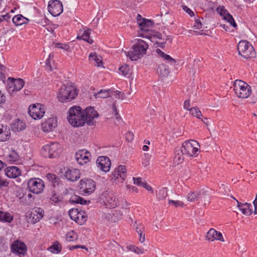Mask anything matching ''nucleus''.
<instances>
[{
	"instance_id": "nucleus-1",
	"label": "nucleus",
	"mask_w": 257,
	"mask_h": 257,
	"mask_svg": "<svg viewBox=\"0 0 257 257\" xmlns=\"http://www.w3.org/2000/svg\"><path fill=\"white\" fill-rule=\"evenodd\" d=\"M149 48L148 44L143 40L139 39L129 51H124L125 55L132 61H137L143 57Z\"/></svg>"
},
{
	"instance_id": "nucleus-2",
	"label": "nucleus",
	"mask_w": 257,
	"mask_h": 257,
	"mask_svg": "<svg viewBox=\"0 0 257 257\" xmlns=\"http://www.w3.org/2000/svg\"><path fill=\"white\" fill-rule=\"evenodd\" d=\"M67 118L69 123L74 127L83 126L85 121L82 108L79 106L70 107L68 111Z\"/></svg>"
},
{
	"instance_id": "nucleus-3",
	"label": "nucleus",
	"mask_w": 257,
	"mask_h": 257,
	"mask_svg": "<svg viewBox=\"0 0 257 257\" xmlns=\"http://www.w3.org/2000/svg\"><path fill=\"white\" fill-rule=\"evenodd\" d=\"M79 90L76 88L63 84L57 92L58 100L62 103H67L74 99L78 95Z\"/></svg>"
},
{
	"instance_id": "nucleus-4",
	"label": "nucleus",
	"mask_w": 257,
	"mask_h": 257,
	"mask_svg": "<svg viewBox=\"0 0 257 257\" xmlns=\"http://www.w3.org/2000/svg\"><path fill=\"white\" fill-rule=\"evenodd\" d=\"M199 150V143L193 140L185 141L180 149L181 153L188 157H196L200 152Z\"/></svg>"
},
{
	"instance_id": "nucleus-5",
	"label": "nucleus",
	"mask_w": 257,
	"mask_h": 257,
	"mask_svg": "<svg viewBox=\"0 0 257 257\" xmlns=\"http://www.w3.org/2000/svg\"><path fill=\"white\" fill-rule=\"evenodd\" d=\"M238 54L245 59L254 58L256 57V52L252 45L246 40H241L237 47Z\"/></svg>"
},
{
	"instance_id": "nucleus-6",
	"label": "nucleus",
	"mask_w": 257,
	"mask_h": 257,
	"mask_svg": "<svg viewBox=\"0 0 257 257\" xmlns=\"http://www.w3.org/2000/svg\"><path fill=\"white\" fill-rule=\"evenodd\" d=\"M233 90L237 97L247 98L251 93V86L241 80L236 79L234 82Z\"/></svg>"
},
{
	"instance_id": "nucleus-7",
	"label": "nucleus",
	"mask_w": 257,
	"mask_h": 257,
	"mask_svg": "<svg viewBox=\"0 0 257 257\" xmlns=\"http://www.w3.org/2000/svg\"><path fill=\"white\" fill-rule=\"evenodd\" d=\"M27 184L29 192L36 194L41 193L45 188L44 181L39 178H31Z\"/></svg>"
},
{
	"instance_id": "nucleus-8",
	"label": "nucleus",
	"mask_w": 257,
	"mask_h": 257,
	"mask_svg": "<svg viewBox=\"0 0 257 257\" xmlns=\"http://www.w3.org/2000/svg\"><path fill=\"white\" fill-rule=\"evenodd\" d=\"M58 143H52L43 147L41 153L45 158H55L59 156Z\"/></svg>"
},
{
	"instance_id": "nucleus-9",
	"label": "nucleus",
	"mask_w": 257,
	"mask_h": 257,
	"mask_svg": "<svg viewBox=\"0 0 257 257\" xmlns=\"http://www.w3.org/2000/svg\"><path fill=\"white\" fill-rule=\"evenodd\" d=\"M28 112L30 116L34 119H40L45 113V106L43 104L39 103L32 104L29 106Z\"/></svg>"
},
{
	"instance_id": "nucleus-10",
	"label": "nucleus",
	"mask_w": 257,
	"mask_h": 257,
	"mask_svg": "<svg viewBox=\"0 0 257 257\" xmlns=\"http://www.w3.org/2000/svg\"><path fill=\"white\" fill-rule=\"evenodd\" d=\"M79 187L83 195H89L95 190V182L91 179L84 178L80 181Z\"/></svg>"
},
{
	"instance_id": "nucleus-11",
	"label": "nucleus",
	"mask_w": 257,
	"mask_h": 257,
	"mask_svg": "<svg viewBox=\"0 0 257 257\" xmlns=\"http://www.w3.org/2000/svg\"><path fill=\"white\" fill-rule=\"evenodd\" d=\"M84 117L85 123L88 125H93L95 123L94 118L99 116L98 113L93 107H88L85 109H83Z\"/></svg>"
},
{
	"instance_id": "nucleus-12",
	"label": "nucleus",
	"mask_w": 257,
	"mask_h": 257,
	"mask_svg": "<svg viewBox=\"0 0 257 257\" xmlns=\"http://www.w3.org/2000/svg\"><path fill=\"white\" fill-rule=\"evenodd\" d=\"M7 82L9 92L20 91L25 84V81L23 79H16L10 77L8 78Z\"/></svg>"
},
{
	"instance_id": "nucleus-13",
	"label": "nucleus",
	"mask_w": 257,
	"mask_h": 257,
	"mask_svg": "<svg viewBox=\"0 0 257 257\" xmlns=\"http://www.w3.org/2000/svg\"><path fill=\"white\" fill-rule=\"evenodd\" d=\"M48 10L52 16H59L63 11L61 1H49Z\"/></svg>"
},
{
	"instance_id": "nucleus-14",
	"label": "nucleus",
	"mask_w": 257,
	"mask_h": 257,
	"mask_svg": "<svg viewBox=\"0 0 257 257\" xmlns=\"http://www.w3.org/2000/svg\"><path fill=\"white\" fill-rule=\"evenodd\" d=\"M11 249L14 253L25 255L27 251V247L23 241L16 240L11 245Z\"/></svg>"
},
{
	"instance_id": "nucleus-15",
	"label": "nucleus",
	"mask_w": 257,
	"mask_h": 257,
	"mask_svg": "<svg viewBox=\"0 0 257 257\" xmlns=\"http://www.w3.org/2000/svg\"><path fill=\"white\" fill-rule=\"evenodd\" d=\"M96 165L100 170L108 172L110 169L111 162L109 158L107 156H99L96 160Z\"/></svg>"
},
{
	"instance_id": "nucleus-16",
	"label": "nucleus",
	"mask_w": 257,
	"mask_h": 257,
	"mask_svg": "<svg viewBox=\"0 0 257 257\" xmlns=\"http://www.w3.org/2000/svg\"><path fill=\"white\" fill-rule=\"evenodd\" d=\"M137 21L141 31L144 32H148L149 28L153 27L154 25V22L152 20L143 18L140 14H138Z\"/></svg>"
},
{
	"instance_id": "nucleus-17",
	"label": "nucleus",
	"mask_w": 257,
	"mask_h": 257,
	"mask_svg": "<svg viewBox=\"0 0 257 257\" xmlns=\"http://www.w3.org/2000/svg\"><path fill=\"white\" fill-rule=\"evenodd\" d=\"M91 156L90 153L85 149H81L76 152L75 158L77 163L83 165L89 162V157Z\"/></svg>"
},
{
	"instance_id": "nucleus-18",
	"label": "nucleus",
	"mask_w": 257,
	"mask_h": 257,
	"mask_svg": "<svg viewBox=\"0 0 257 257\" xmlns=\"http://www.w3.org/2000/svg\"><path fill=\"white\" fill-rule=\"evenodd\" d=\"M57 124L56 117H52L42 122L41 125L44 132H50L53 131L57 126Z\"/></svg>"
},
{
	"instance_id": "nucleus-19",
	"label": "nucleus",
	"mask_w": 257,
	"mask_h": 257,
	"mask_svg": "<svg viewBox=\"0 0 257 257\" xmlns=\"http://www.w3.org/2000/svg\"><path fill=\"white\" fill-rule=\"evenodd\" d=\"M206 238L210 241H213L215 240L224 241L222 233L214 228H211L209 230L206 235Z\"/></svg>"
},
{
	"instance_id": "nucleus-20",
	"label": "nucleus",
	"mask_w": 257,
	"mask_h": 257,
	"mask_svg": "<svg viewBox=\"0 0 257 257\" xmlns=\"http://www.w3.org/2000/svg\"><path fill=\"white\" fill-rule=\"evenodd\" d=\"M80 173L79 170L76 169H68L65 173V177L67 180L74 182L80 178Z\"/></svg>"
},
{
	"instance_id": "nucleus-21",
	"label": "nucleus",
	"mask_w": 257,
	"mask_h": 257,
	"mask_svg": "<svg viewBox=\"0 0 257 257\" xmlns=\"http://www.w3.org/2000/svg\"><path fill=\"white\" fill-rule=\"evenodd\" d=\"M6 175L10 178H16L21 175V171L16 166H10L5 170Z\"/></svg>"
},
{
	"instance_id": "nucleus-22",
	"label": "nucleus",
	"mask_w": 257,
	"mask_h": 257,
	"mask_svg": "<svg viewBox=\"0 0 257 257\" xmlns=\"http://www.w3.org/2000/svg\"><path fill=\"white\" fill-rule=\"evenodd\" d=\"M103 202L106 207L109 208H114L119 204L118 199L112 195L105 197V199Z\"/></svg>"
},
{
	"instance_id": "nucleus-23",
	"label": "nucleus",
	"mask_w": 257,
	"mask_h": 257,
	"mask_svg": "<svg viewBox=\"0 0 257 257\" xmlns=\"http://www.w3.org/2000/svg\"><path fill=\"white\" fill-rule=\"evenodd\" d=\"M31 21L28 18L25 17L22 14H18L12 19V22L16 26L27 25Z\"/></svg>"
},
{
	"instance_id": "nucleus-24",
	"label": "nucleus",
	"mask_w": 257,
	"mask_h": 257,
	"mask_svg": "<svg viewBox=\"0 0 257 257\" xmlns=\"http://www.w3.org/2000/svg\"><path fill=\"white\" fill-rule=\"evenodd\" d=\"M46 179L49 182V185L53 188L58 186L61 182L59 177L53 173L47 174Z\"/></svg>"
},
{
	"instance_id": "nucleus-25",
	"label": "nucleus",
	"mask_w": 257,
	"mask_h": 257,
	"mask_svg": "<svg viewBox=\"0 0 257 257\" xmlns=\"http://www.w3.org/2000/svg\"><path fill=\"white\" fill-rule=\"evenodd\" d=\"M156 69L157 73L161 77H167L170 72L168 66L164 63L158 65L156 67Z\"/></svg>"
},
{
	"instance_id": "nucleus-26",
	"label": "nucleus",
	"mask_w": 257,
	"mask_h": 257,
	"mask_svg": "<svg viewBox=\"0 0 257 257\" xmlns=\"http://www.w3.org/2000/svg\"><path fill=\"white\" fill-rule=\"evenodd\" d=\"M69 202L71 204H79L81 205L89 204L90 202L89 200H86L82 197L76 195H72L70 197Z\"/></svg>"
},
{
	"instance_id": "nucleus-27",
	"label": "nucleus",
	"mask_w": 257,
	"mask_h": 257,
	"mask_svg": "<svg viewBox=\"0 0 257 257\" xmlns=\"http://www.w3.org/2000/svg\"><path fill=\"white\" fill-rule=\"evenodd\" d=\"M11 127L12 131L20 132L25 128L26 124L20 119H17L12 123Z\"/></svg>"
},
{
	"instance_id": "nucleus-28",
	"label": "nucleus",
	"mask_w": 257,
	"mask_h": 257,
	"mask_svg": "<svg viewBox=\"0 0 257 257\" xmlns=\"http://www.w3.org/2000/svg\"><path fill=\"white\" fill-rule=\"evenodd\" d=\"M156 52L160 57L164 58L170 64L174 65L176 63V61L174 59L172 58L169 55L165 54L160 49H157Z\"/></svg>"
},
{
	"instance_id": "nucleus-29",
	"label": "nucleus",
	"mask_w": 257,
	"mask_h": 257,
	"mask_svg": "<svg viewBox=\"0 0 257 257\" xmlns=\"http://www.w3.org/2000/svg\"><path fill=\"white\" fill-rule=\"evenodd\" d=\"M14 219V216L9 212L0 210V221L3 222L11 223Z\"/></svg>"
},
{
	"instance_id": "nucleus-30",
	"label": "nucleus",
	"mask_w": 257,
	"mask_h": 257,
	"mask_svg": "<svg viewBox=\"0 0 257 257\" xmlns=\"http://www.w3.org/2000/svg\"><path fill=\"white\" fill-rule=\"evenodd\" d=\"M111 94L112 92L110 89H101L97 93H95L94 96L95 98H106L111 96Z\"/></svg>"
},
{
	"instance_id": "nucleus-31",
	"label": "nucleus",
	"mask_w": 257,
	"mask_h": 257,
	"mask_svg": "<svg viewBox=\"0 0 257 257\" xmlns=\"http://www.w3.org/2000/svg\"><path fill=\"white\" fill-rule=\"evenodd\" d=\"M90 33L91 29H88L84 31L81 36L78 35L77 38L78 40H83L88 43L92 44L93 43V40L90 37Z\"/></svg>"
},
{
	"instance_id": "nucleus-32",
	"label": "nucleus",
	"mask_w": 257,
	"mask_h": 257,
	"mask_svg": "<svg viewBox=\"0 0 257 257\" xmlns=\"http://www.w3.org/2000/svg\"><path fill=\"white\" fill-rule=\"evenodd\" d=\"M48 250L53 253L58 254L61 251L62 245L58 241H55L48 248Z\"/></svg>"
},
{
	"instance_id": "nucleus-33",
	"label": "nucleus",
	"mask_w": 257,
	"mask_h": 257,
	"mask_svg": "<svg viewBox=\"0 0 257 257\" xmlns=\"http://www.w3.org/2000/svg\"><path fill=\"white\" fill-rule=\"evenodd\" d=\"M236 202L238 208L240 211H241L242 214L247 216L252 214L253 213V211L252 210H248V209H247L246 207L243 205V203L239 202L238 200H236Z\"/></svg>"
},
{
	"instance_id": "nucleus-34",
	"label": "nucleus",
	"mask_w": 257,
	"mask_h": 257,
	"mask_svg": "<svg viewBox=\"0 0 257 257\" xmlns=\"http://www.w3.org/2000/svg\"><path fill=\"white\" fill-rule=\"evenodd\" d=\"M68 214L70 218L75 222L78 221V220H79L78 216L81 215V213H79V211L77 208L70 209Z\"/></svg>"
},
{
	"instance_id": "nucleus-35",
	"label": "nucleus",
	"mask_w": 257,
	"mask_h": 257,
	"mask_svg": "<svg viewBox=\"0 0 257 257\" xmlns=\"http://www.w3.org/2000/svg\"><path fill=\"white\" fill-rule=\"evenodd\" d=\"M63 199L62 195L56 194L55 191L52 192V195L50 198V200L57 205L62 203Z\"/></svg>"
},
{
	"instance_id": "nucleus-36",
	"label": "nucleus",
	"mask_w": 257,
	"mask_h": 257,
	"mask_svg": "<svg viewBox=\"0 0 257 257\" xmlns=\"http://www.w3.org/2000/svg\"><path fill=\"white\" fill-rule=\"evenodd\" d=\"M202 194H203V193L202 194L197 192H190L188 195L187 199L190 202H195L200 198H202Z\"/></svg>"
},
{
	"instance_id": "nucleus-37",
	"label": "nucleus",
	"mask_w": 257,
	"mask_h": 257,
	"mask_svg": "<svg viewBox=\"0 0 257 257\" xmlns=\"http://www.w3.org/2000/svg\"><path fill=\"white\" fill-rule=\"evenodd\" d=\"M9 159L8 160V161L11 164H13L15 162L17 161L19 159V156L17 152H16L15 151L13 150L11 152L10 154L8 156Z\"/></svg>"
},
{
	"instance_id": "nucleus-38",
	"label": "nucleus",
	"mask_w": 257,
	"mask_h": 257,
	"mask_svg": "<svg viewBox=\"0 0 257 257\" xmlns=\"http://www.w3.org/2000/svg\"><path fill=\"white\" fill-rule=\"evenodd\" d=\"M110 220L113 222H116L121 218L122 214L120 211L114 210L109 214Z\"/></svg>"
},
{
	"instance_id": "nucleus-39",
	"label": "nucleus",
	"mask_w": 257,
	"mask_h": 257,
	"mask_svg": "<svg viewBox=\"0 0 257 257\" xmlns=\"http://www.w3.org/2000/svg\"><path fill=\"white\" fill-rule=\"evenodd\" d=\"M190 112L191 113L192 115L195 116L198 119H200L201 117H202L201 111L197 106L191 107Z\"/></svg>"
},
{
	"instance_id": "nucleus-40",
	"label": "nucleus",
	"mask_w": 257,
	"mask_h": 257,
	"mask_svg": "<svg viewBox=\"0 0 257 257\" xmlns=\"http://www.w3.org/2000/svg\"><path fill=\"white\" fill-rule=\"evenodd\" d=\"M66 236V240L68 241H74L77 240V234L74 230L67 232Z\"/></svg>"
},
{
	"instance_id": "nucleus-41",
	"label": "nucleus",
	"mask_w": 257,
	"mask_h": 257,
	"mask_svg": "<svg viewBox=\"0 0 257 257\" xmlns=\"http://www.w3.org/2000/svg\"><path fill=\"white\" fill-rule=\"evenodd\" d=\"M224 20H226L230 24V26L233 27L234 28H236L237 25L233 18L232 16L228 13L224 18Z\"/></svg>"
},
{
	"instance_id": "nucleus-42",
	"label": "nucleus",
	"mask_w": 257,
	"mask_h": 257,
	"mask_svg": "<svg viewBox=\"0 0 257 257\" xmlns=\"http://www.w3.org/2000/svg\"><path fill=\"white\" fill-rule=\"evenodd\" d=\"M10 130H7L5 127V130L0 135V142H5L9 140L10 137Z\"/></svg>"
},
{
	"instance_id": "nucleus-43",
	"label": "nucleus",
	"mask_w": 257,
	"mask_h": 257,
	"mask_svg": "<svg viewBox=\"0 0 257 257\" xmlns=\"http://www.w3.org/2000/svg\"><path fill=\"white\" fill-rule=\"evenodd\" d=\"M32 192H30L29 191L28 194L26 197H25V199L24 200V204L26 205H29L31 203H32L35 200V196L31 194Z\"/></svg>"
},
{
	"instance_id": "nucleus-44",
	"label": "nucleus",
	"mask_w": 257,
	"mask_h": 257,
	"mask_svg": "<svg viewBox=\"0 0 257 257\" xmlns=\"http://www.w3.org/2000/svg\"><path fill=\"white\" fill-rule=\"evenodd\" d=\"M117 170H119V172L120 173V178L121 179V182L125 180L126 177V169L124 165H119L117 168H116Z\"/></svg>"
},
{
	"instance_id": "nucleus-45",
	"label": "nucleus",
	"mask_w": 257,
	"mask_h": 257,
	"mask_svg": "<svg viewBox=\"0 0 257 257\" xmlns=\"http://www.w3.org/2000/svg\"><path fill=\"white\" fill-rule=\"evenodd\" d=\"M127 248L129 250L134 252L137 254H143L144 253V251H143V249L139 248V247H138L136 245H128L127 246Z\"/></svg>"
},
{
	"instance_id": "nucleus-46",
	"label": "nucleus",
	"mask_w": 257,
	"mask_h": 257,
	"mask_svg": "<svg viewBox=\"0 0 257 257\" xmlns=\"http://www.w3.org/2000/svg\"><path fill=\"white\" fill-rule=\"evenodd\" d=\"M168 196L167 194V188H163L159 191V192L157 194L158 198L160 200H163L166 198Z\"/></svg>"
},
{
	"instance_id": "nucleus-47",
	"label": "nucleus",
	"mask_w": 257,
	"mask_h": 257,
	"mask_svg": "<svg viewBox=\"0 0 257 257\" xmlns=\"http://www.w3.org/2000/svg\"><path fill=\"white\" fill-rule=\"evenodd\" d=\"M89 58L94 61H95L97 63V66H100V64H102L103 62L102 61L100 60V59L98 58V56L97 55L96 53H91L89 55Z\"/></svg>"
},
{
	"instance_id": "nucleus-48",
	"label": "nucleus",
	"mask_w": 257,
	"mask_h": 257,
	"mask_svg": "<svg viewBox=\"0 0 257 257\" xmlns=\"http://www.w3.org/2000/svg\"><path fill=\"white\" fill-rule=\"evenodd\" d=\"M118 70L123 75L126 76L129 73L130 68L128 65L125 64L121 66L119 68Z\"/></svg>"
},
{
	"instance_id": "nucleus-49",
	"label": "nucleus",
	"mask_w": 257,
	"mask_h": 257,
	"mask_svg": "<svg viewBox=\"0 0 257 257\" xmlns=\"http://www.w3.org/2000/svg\"><path fill=\"white\" fill-rule=\"evenodd\" d=\"M37 215V214L36 213H35V212H34V211L32 212L29 215L30 219H31V222L33 224H35V223L39 222L40 221V220L41 219V218H39V215Z\"/></svg>"
},
{
	"instance_id": "nucleus-50",
	"label": "nucleus",
	"mask_w": 257,
	"mask_h": 257,
	"mask_svg": "<svg viewBox=\"0 0 257 257\" xmlns=\"http://www.w3.org/2000/svg\"><path fill=\"white\" fill-rule=\"evenodd\" d=\"M79 213H81V215L78 216L79 220L76 222L79 224H82L86 221L87 217L84 214L85 213L84 211H79Z\"/></svg>"
},
{
	"instance_id": "nucleus-51",
	"label": "nucleus",
	"mask_w": 257,
	"mask_h": 257,
	"mask_svg": "<svg viewBox=\"0 0 257 257\" xmlns=\"http://www.w3.org/2000/svg\"><path fill=\"white\" fill-rule=\"evenodd\" d=\"M180 150V149H179L178 152H179ZM177 152L178 150L176 149L175 152V155L174 157V160L177 162V164H180L184 160L183 155H184L182 153L181 154H180L179 153H177Z\"/></svg>"
},
{
	"instance_id": "nucleus-52",
	"label": "nucleus",
	"mask_w": 257,
	"mask_h": 257,
	"mask_svg": "<svg viewBox=\"0 0 257 257\" xmlns=\"http://www.w3.org/2000/svg\"><path fill=\"white\" fill-rule=\"evenodd\" d=\"M216 10L219 14L223 17V18L229 13L228 11L226 10L223 6H219Z\"/></svg>"
},
{
	"instance_id": "nucleus-53",
	"label": "nucleus",
	"mask_w": 257,
	"mask_h": 257,
	"mask_svg": "<svg viewBox=\"0 0 257 257\" xmlns=\"http://www.w3.org/2000/svg\"><path fill=\"white\" fill-rule=\"evenodd\" d=\"M55 47L57 48L63 49L67 51H69L70 50V46L67 44H62L58 42L55 44Z\"/></svg>"
},
{
	"instance_id": "nucleus-54",
	"label": "nucleus",
	"mask_w": 257,
	"mask_h": 257,
	"mask_svg": "<svg viewBox=\"0 0 257 257\" xmlns=\"http://www.w3.org/2000/svg\"><path fill=\"white\" fill-rule=\"evenodd\" d=\"M169 204L173 205L175 207H177L178 206L183 207L184 205V203L182 201L179 200L175 201L173 200H169Z\"/></svg>"
},
{
	"instance_id": "nucleus-55",
	"label": "nucleus",
	"mask_w": 257,
	"mask_h": 257,
	"mask_svg": "<svg viewBox=\"0 0 257 257\" xmlns=\"http://www.w3.org/2000/svg\"><path fill=\"white\" fill-rule=\"evenodd\" d=\"M16 196L19 198L20 202L24 204L25 199H24V193L22 191V188H20L17 190Z\"/></svg>"
},
{
	"instance_id": "nucleus-56",
	"label": "nucleus",
	"mask_w": 257,
	"mask_h": 257,
	"mask_svg": "<svg viewBox=\"0 0 257 257\" xmlns=\"http://www.w3.org/2000/svg\"><path fill=\"white\" fill-rule=\"evenodd\" d=\"M201 20H203V18H199L195 20V23L194 27H195L196 29H200L202 28L203 24Z\"/></svg>"
},
{
	"instance_id": "nucleus-57",
	"label": "nucleus",
	"mask_w": 257,
	"mask_h": 257,
	"mask_svg": "<svg viewBox=\"0 0 257 257\" xmlns=\"http://www.w3.org/2000/svg\"><path fill=\"white\" fill-rule=\"evenodd\" d=\"M34 212L37 214V215L39 216L40 218H42L43 217L44 214V211L42 208L36 207L35 208Z\"/></svg>"
},
{
	"instance_id": "nucleus-58",
	"label": "nucleus",
	"mask_w": 257,
	"mask_h": 257,
	"mask_svg": "<svg viewBox=\"0 0 257 257\" xmlns=\"http://www.w3.org/2000/svg\"><path fill=\"white\" fill-rule=\"evenodd\" d=\"M145 158H143L142 164L144 167H147L150 164V156L149 154H145Z\"/></svg>"
},
{
	"instance_id": "nucleus-59",
	"label": "nucleus",
	"mask_w": 257,
	"mask_h": 257,
	"mask_svg": "<svg viewBox=\"0 0 257 257\" xmlns=\"http://www.w3.org/2000/svg\"><path fill=\"white\" fill-rule=\"evenodd\" d=\"M134 183L139 186L142 187L144 182L140 177L135 178L133 177Z\"/></svg>"
},
{
	"instance_id": "nucleus-60",
	"label": "nucleus",
	"mask_w": 257,
	"mask_h": 257,
	"mask_svg": "<svg viewBox=\"0 0 257 257\" xmlns=\"http://www.w3.org/2000/svg\"><path fill=\"white\" fill-rule=\"evenodd\" d=\"M134 135L132 132H128L125 134V139L128 142H131L133 141Z\"/></svg>"
},
{
	"instance_id": "nucleus-61",
	"label": "nucleus",
	"mask_w": 257,
	"mask_h": 257,
	"mask_svg": "<svg viewBox=\"0 0 257 257\" xmlns=\"http://www.w3.org/2000/svg\"><path fill=\"white\" fill-rule=\"evenodd\" d=\"M183 10L186 12L190 17H193L195 16L194 13L188 7L185 5L182 6Z\"/></svg>"
},
{
	"instance_id": "nucleus-62",
	"label": "nucleus",
	"mask_w": 257,
	"mask_h": 257,
	"mask_svg": "<svg viewBox=\"0 0 257 257\" xmlns=\"http://www.w3.org/2000/svg\"><path fill=\"white\" fill-rule=\"evenodd\" d=\"M77 248H81V249H84L86 250H88V248L86 247V246L85 245H84L78 244V245H75L70 246L69 247V249L70 250H73L74 249H77Z\"/></svg>"
},
{
	"instance_id": "nucleus-63",
	"label": "nucleus",
	"mask_w": 257,
	"mask_h": 257,
	"mask_svg": "<svg viewBox=\"0 0 257 257\" xmlns=\"http://www.w3.org/2000/svg\"><path fill=\"white\" fill-rule=\"evenodd\" d=\"M112 175L113 176L112 179L114 178V180L116 181V179H118L119 178H120V176H121V174L119 172V170H117V169H115L112 172Z\"/></svg>"
},
{
	"instance_id": "nucleus-64",
	"label": "nucleus",
	"mask_w": 257,
	"mask_h": 257,
	"mask_svg": "<svg viewBox=\"0 0 257 257\" xmlns=\"http://www.w3.org/2000/svg\"><path fill=\"white\" fill-rule=\"evenodd\" d=\"M145 230V227L144 225L142 224H140L136 227V231L138 233H144Z\"/></svg>"
}]
</instances>
